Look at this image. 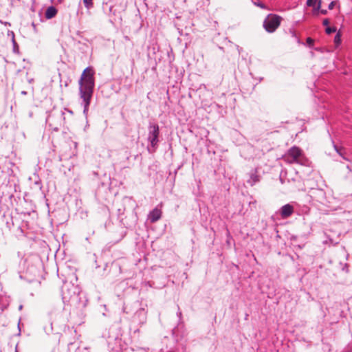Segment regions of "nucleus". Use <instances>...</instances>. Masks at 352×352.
Listing matches in <instances>:
<instances>
[{
  "instance_id": "412c9836",
  "label": "nucleus",
  "mask_w": 352,
  "mask_h": 352,
  "mask_svg": "<svg viewBox=\"0 0 352 352\" xmlns=\"http://www.w3.org/2000/svg\"><path fill=\"white\" fill-rule=\"evenodd\" d=\"M322 24H323V25H325V26L328 25L329 24V19H324L323 20V21H322Z\"/></svg>"
},
{
  "instance_id": "f3484780",
  "label": "nucleus",
  "mask_w": 352,
  "mask_h": 352,
  "mask_svg": "<svg viewBox=\"0 0 352 352\" xmlns=\"http://www.w3.org/2000/svg\"><path fill=\"white\" fill-rule=\"evenodd\" d=\"M316 3V1L314 0H307V5L308 6H315Z\"/></svg>"
},
{
  "instance_id": "b1692460",
  "label": "nucleus",
  "mask_w": 352,
  "mask_h": 352,
  "mask_svg": "<svg viewBox=\"0 0 352 352\" xmlns=\"http://www.w3.org/2000/svg\"><path fill=\"white\" fill-rule=\"evenodd\" d=\"M124 39H125L126 41H130V38H129V37L128 36H124Z\"/></svg>"
},
{
  "instance_id": "20e7f679",
  "label": "nucleus",
  "mask_w": 352,
  "mask_h": 352,
  "mask_svg": "<svg viewBox=\"0 0 352 352\" xmlns=\"http://www.w3.org/2000/svg\"><path fill=\"white\" fill-rule=\"evenodd\" d=\"M159 135L160 128L158 124L156 123H150L148 125V133L147 140L150 142L151 146L153 148V151H155L158 146Z\"/></svg>"
},
{
  "instance_id": "423d86ee",
  "label": "nucleus",
  "mask_w": 352,
  "mask_h": 352,
  "mask_svg": "<svg viewBox=\"0 0 352 352\" xmlns=\"http://www.w3.org/2000/svg\"><path fill=\"white\" fill-rule=\"evenodd\" d=\"M294 212V207L287 204L283 206L280 209V214L283 219H286L290 217Z\"/></svg>"
},
{
  "instance_id": "aec40b11",
  "label": "nucleus",
  "mask_w": 352,
  "mask_h": 352,
  "mask_svg": "<svg viewBox=\"0 0 352 352\" xmlns=\"http://www.w3.org/2000/svg\"><path fill=\"white\" fill-rule=\"evenodd\" d=\"M12 43H13L14 47H15L16 46V42L15 41L14 34L12 32Z\"/></svg>"
},
{
  "instance_id": "1a4fd4ad",
  "label": "nucleus",
  "mask_w": 352,
  "mask_h": 352,
  "mask_svg": "<svg viewBox=\"0 0 352 352\" xmlns=\"http://www.w3.org/2000/svg\"><path fill=\"white\" fill-rule=\"evenodd\" d=\"M69 285H65L63 287L62 289V296L63 299L65 300H69L71 297L72 296V294L69 292V288H68Z\"/></svg>"
},
{
  "instance_id": "f03ea898",
  "label": "nucleus",
  "mask_w": 352,
  "mask_h": 352,
  "mask_svg": "<svg viewBox=\"0 0 352 352\" xmlns=\"http://www.w3.org/2000/svg\"><path fill=\"white\" fill-rule=\"evenodd\" d=\"M282 159L289 164H297L304 166H309L311 162L306 157L304 151L299 147L294 146L287 151Z\"/></svg>"
},
{
  "instance_id": "cd10ccee",
  "label": "nucleus",
  "mask_w": 352,
  "mask_h": 352,
  "mask_svg": "<svg viewBox=\"0 0 352 352\" xmlns=\"http://www.w3.org/2000/svg\"><path fill=\"white\" fill-rule=\"evenodd\" d=\"M68 113H69L70 114H72V111H70V110H67Z\"/></svg>"
},
{
  "instance_id": "393cba45",
  "label": "nucleus",
  "mask_w": 352,
  "mask_h": 352,
  "mask_svg": "<svg viewBox=\"0 0 352 352\" xmlns=\"http://www.w3.org/2000/svg\"><path fill=\"white\" fill-rule=\"evenodd\" d=\"M177 316L180 318L182 316V312L180 311H179L177 312Z\"/></svg>"
},
{
  "instance_id": "39448f33",
  "label": "nucleus",
  "mask_w": 352,
  "mask_h": 352,
  "mask_svg": "<svg viewBox=\"0 0 352 352\" xmlns=\"http://www.w3.org/2000/svg\"><path fill=\"white\" fill-rule=\"evenodd\" d=\"M162 214V212L161 209L156 207L149 212L148 219L151 223H155L161 219Z\"/></svg>"
},
{
  "instance_id": "a878e982",
  "label": "nucleus",
  "mask_w": 352,
  "mask_h": 352,
  "mask_svg": "<svg viewBox=\"0 0 352 352\" xmlns=\"http://www.w3.org/2000/svg\"><path fill=\"white\" fill-rule=\"evenodd\" d=\"M21 94H22L23 95H26V94H27V92H26V91H21Z\"/></svg>"
},
{
  "instance_id": "4468645a",
  "label": "nucleus",
  "mask_w": 352,
  "mask_h": 352,
  "mask_svg": "<svg viewBox=\"0 0 352 352\" xmlns=\"http://www.w3.org/2000/svg\"><path fill=\"white\" fill-rule=\"evenodd\" d=\"M254 4L262 9H267V6L264 3H263L260 1H257V2L255 1V2H254Z\"/></svg>"
},
{
  "instance_id": "2eb2a0df",
  "label": "nucleus",
  "mask_w": 352,
  "mask_h": 352,
  "mask_svg": "<svg viewBox=\"0 0 352 352\" xmlns=\"http://www.w3.org/2000/svg\"><path fill=\"white\" fill-rule=\"evenodd\" d=\"M336 152L343 157V159L344 160H346V158H345L344 156H343V154H342V148H338L336 145H333Z\"/></svg>"
},
{
  "instance_id": "a211bd4d",
  "label": "nucleus",
  "mask_w": 352,
  "mask_h": 352,
  "mask_svg": "<svg viewBox=\"0 0 352 352\" xmlns=\"http://www.w3.org/2000/svg\"><path fill=\"white\" fill-rule=\"evenodd\" d=\"M307 44H308L309 45H310V46H311V45H312L314 44V41L311 38L308 37V38H307Z\"/></svg>"
},
{
  "instance_id": "9b49d317",
  "label": "nucleus",
  "mask_w": 352,
  "mask_h": 352,
  "mask_svg": "<svg viewBox=\"0 0 352 352\" xmlns=\"http://www.w3.org/2000/svg\"><path fill=\"white\" fill-rule=\"evenodd\" d=\"M135 317L142 316V320H141V323L144 324L146 322V313L144 309H139L135 315Z\"/></svg>"
},
{
  "instance_id": "bb28decb",
  "label": "nucleus",
  "mask_w": 352,
  "mask_h": 352,
  "mask_svg": "<svg viewBox=\"0 0 352 352\" xmlns=\"http://www.w3.org/2000/svg\"><path fill=\"white\" fill-rule=\"evenodd\" d=\"M63 115H64V113L63 112V113H61V115L58 116V118H61L63 116Z\"/></svg>"
},
{
  "instance_id": "0eeeda50",
  "label": "nucleus",
  "mask_w": 352,
  "mask_h": 352,
  "mask_svg": "<svg viewBox=\"0 0 352 352\" xmlns=\"http://www.w3.org/2000/svg\"><path fill=\"white\" fill-rule=\"evenodd\" d=\"M259 181L260 176L258 174L257 170L254 169L250 173V178L248 179L247 182L248 184L252 186Z\"/></svg>"
},
{
  "instance_id": "dca6fc26",
  "label": "nucleus",
  "mask_w": 352,
  "mask_h": 352,
  "mask_svg": "<svg viewBox=\"0 0 352 352\" xmlns=\"http://www.w3.org/2000/svg\"><path fill=\"white\" fill-rule=\"evenodd\" d=\"M326 33L328 34H330L333 32H335L336 31V28H331V27H328L326 28Z\"/></svg>"
},
{
  "instance_id": "4be33fe9",
  "label": "nucleus",
  "mask_w": 352,
  "mask_h": 352,
  "mask_svg": "<svg viewBox=\"0 0 352 352\" xmlns=\"http://www.w3.org/2000/svg\"><path fill=\"white\" fill-rule=\"evenodd\" d=\"M318 12H320L322 14H327V10H324V9H320L319 10H317Z\"/></svg>"
},
{
  "instance_id": "7ed1b4c3",
  "label": "nucleus",
  "mask_w": 352,
  "mask_h": 352,
  "mask_svg": "<svg viewBox=\"0 0 352 352\" xmlns=\"http://www.w3.org/2000/svg\"><path fill=\"white\" fill-rule=\"evenodd\" d=\"M282 17L274 14H270L263 21V28L269 32L272 33L280 26Z\"/></svg>"
},
{
  "instance_id": "6e6552de",
  "label": "nucleus",
  "mask_w": 352,
  "mask_h": 352,
  "mask_svg": "<svg viewBox=\"0 0 352 352\" xmlns=\"http://www.w3.org/2000/svg\"><path fill=\"white\" fill-rule=\"evenodd\" d=\"M57 14V10L54 6H50L47 8L45 11V18L47 19H50L54 17Z\"/></svg>"
},
{
  "instance_id": "5701e85b",
  "label": "nucleus",
  "mask_w": 352,
  "mask_h": 352,
  "mask_svg": "<svg viewBox=\"0 0 352 352\" xmlns=\"http://www.w3.org/2000/svg\"><path fill=\"white\" fill-rule=\"evenodd\" d=\"M32 27H33V28H34V31L35 32V31H36V25H35V23L33 22V23H32Z\"/></svg>"
},
{
  "instance_id": "f8f14e48",
  "label": "nucleus",
  "mask_w": 352,
  "mask_h": 352,
  "mask_svg": "<svg viewBox=\"0 0 352 352\" xmlns=\"http://www.w3.org/2000/svg\"><path fill=\"white\" fill-rule=\"evenodd\" d=\"M334 43L336 46H338L341 43V34L340 32H338L334 37Z\"/></svg>"
},
{
  "instance_id": "f257e3e1",
  "label": "nucleus",
  "mask_w": 352,
  "mask_h": 352,
  "mask_svg": "<svg viewBox=\"0 0 352 352\" xmlns=\"http://www.w3.org/2000/svg\"><path fill=\"white\" fill-rule=\"evenodd\" d=\"M95 72L91 67H86L78 81L79 94L84 106L83 113L87 115L95 86Z\"/></svg>"
},
{
  "instance_id": "6ab92c4d",
  "label": "nucleus",
  "mask_w": 352,
  "mask_h": 352,
  "mask_svg": "<svg viewBox=\"0 0 352 352\" xmlns=\"http://www.w3.org/2000/svg\"><path fill=\"white\" fill-rule=\"evenodd\" d=\"M335 4H336V1H331L329 4V6H328V8L329 10H332L333 9L334 6H335Z\"/></svg>"
},
{
  "instance_id": "ddd939ff",
  "label": "nucleus",
  "mask_w": 352,
  "mask_h": 352,
  "mask_svg": "<svg viewBox=\"0 0 352 352\" xmlns=\"http://www.w3.org/2000/svg\"><path fill=\"white\" fill-rule=\"evenodd\" d=\"M83 3L85 8L87 9H90L94 6L92 0H83Z\"/></svg>"
},
{
  "instance_id": "9d476101",
  "label": "nucleus",
  "mask_w": 352,
  "mask_h": 352,
  "mask_svg": "<svg viewBox=\"0 0 352 352\" xmlns=\"http://www.w3.org/2000/svg\"><path fill=\"white\" fill-rule=\"evenodd\" d=\"M55 118V116L54 115H50L47 117V122L50 124V126L53 127L54 130L55 131H57L58 130V126H60V123L59 124H56V126H53V121H54V119Z\"/></svg>"
}]
</instances>
